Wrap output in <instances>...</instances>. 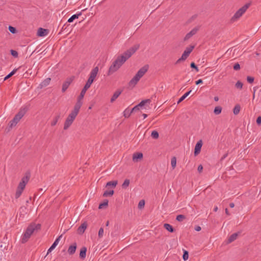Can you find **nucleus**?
<instances>
[{
  "label": "nucleus",
  "mask_w": 261,
  "mask_h": 261,
  "mask_svg": "<svg viewBox=\"0 0 261 261\" xmlns=\"http://www.w3.org/2000/svg\"><path fill=\"white\" fill-rule=\"evenodd\" d=\"M117 184L118 181L117 180L109 181L107 183L106 187H107L111 186L113 188H115Z\"/></svg>",
  "instance_id": "28"
},
{
  "label": "nucleus",
  "mask_w": 261,
  "mask_h": 261,
  "mask_svg": "<svg viewBox=\"0 0 261 261\" xmlns=\"http://www.w3.org/2000/svg\"><path fill=\"white\" fill-rule=\"evenodd\" d=\"M185 59H182V57H181L180 58H179L176 62V64L179 63L182 61H185Z\"/></svg>",
  "instance_id": "53"
},
{
  "label": "nucleus",
  "mask_w": 261,
  "mask_h": 261,
  "mask_svg": "<svg viewBox=\"0 0 261 261\" xmlns=\"http://www.w3.org/2000/svg\"><path fill=\"white\" fill-rule=\"evenodd\" d=\"M108 205V201L105 200L103 203H100L99 205V208H102L104 206H107Z\"/></svg>",
  "instance_id": "39"
},
{
  "label": "nucleus",
  "mask_w": 261,
  "mask_h": 261,
  "mask_svg": "<svg viewBox=\"0 0 261 261\" xmlns=\"http://www.w3.org/2000/svg\"><path fill=\"white\" fill-rule=\"evenodd\" d=\"M133 113V112H132V111L128 110V109H126L124 112H123V116L125 117V118H128L130 116V114Z\"/></svg>",
  "instance_id": "31"
},
{
  "label": "nucleus",
  "mask_w": 261,
  "mask_h": 261,
  "mask_svg": "<svg viewBox=\"0 0 261 261\" xmlns=\"http://www.w3.org/2000/svg\"><path fill=\"white\" fill-rule=\"evenodd\" d=\"M202 82H203L202 80L201 79H199L196 82V84L198 85V84L202 83Z\"/></svg>",
  "instance_id": "55"
},
{
  "label": "nucleus",
  "mask_w": 261,
  "mask_h": 261,
  "mask_svg": "<svg viewBox=\"0 0 261 261\" xmlns=\"http://www.w3.org/2000/svg\"><path fill=\"white\" fill-rule=\"evenodd\" d=\"M61 237L62 236H60L58 238H57L56 239V240L55 241V242H54V243L51 245H53L54 247H56L59 244V242L60 240V238H61Z\"/></svg>",
  "instance_id": "41"
},
{
  "label": "nucleus",
  "mask_w": 261,
  "mask_h": 261,
  "mask_svg": "<svg viewBox=\"0 0 261 261\" xmlns=\"http://www.w3.org/2000/svg\"><path fill=\"white\" fill-rule=\"evenodd\" d=\"M150 99H145L141 101L139 104L138 106H139L140 108H142L143 107H145L146 105L148 103L149 104L150 102Z\"/></svg>",
  "instance_id": "26"
},
{
  "label": "nucleus",
  "mask_w": 261,
  "mask_h": 261,
  "mask_svg": "<svg viewBox=\"0 0 261 261\" xmlns=\"http://www.w3.org/2000/svg\"><path fill=\"white\" fill-rule=\"evenodd\" d=\"M218 207H217V206H215V207H214V211L215 212H217V211H218Z\"/></svg>",
  "instance_id": "64"
},
{
  "label": "nucleus",
  "mask_w": 261,
  "mask_h": 261,
  "mask_svg": "<svg viewBox=\"0 0 261 261\" xmlns=\"http://www.w3.org/2000/svg\"><path fill=\"white\" fill-rule=\"evenodd\" d=\"M60 113L57 114L53 118V119H52V120L50 122L51 126H55L57 124V123L59 119H60Z\"/></svg>",
  "instance_id": "16"
},
{
  "label": "nucleus",
  "mask_w": 261,
  "mask_h": 261,
  "mask_svg": "<svg viewBox=\"0 0 261 261\" xmlns=\"http://www.w3.org/2000/svg\"><path fill=\"white\" fill-rule=\"evenodd\" d=\"M25 110L24 109H21L19 112L15 116L14 118L10 122V127L15 126L22 117L24 115Z\"/></svg>",
  "instance_id": "5"
},
{
  "label": "nucleus",
  "mask_w": 261,
  "mask_h": 261,
  "mask_svg": "<svg viewBox=\"0 0 261 261\" xmlns=\"http://www.w3.org/2000/svg\"><path fill=\"white\" fill-rule=\"evenodd\" d=\"M76 117V115L71 113L69 114L64 123V129L66 130L70 127V126L72 124Z\"/></svg>",
  "instance_id": "6"
},
{
  "label": "nucleus",
  "mask_w": 261,
  "mask_h": 261,
  "mask_svg": "<svg viewBox=\"0 0 261 261\" xmlns=\"http://www.w3.org/2000/svg\"><path fill=\"white\" fill-rule=\"evenodd\" d=\"M250 3H247L239 9L232 17L231 20L233 22L240 18L250 7Z\"/></svg>",
  "instance_id": "4"
},
{
  "label": "nucleus",
  "mask_w": 261,
  "mask_h": 261,
  "mask_svg": "<svg viewBox=\"0 0 261 261\" xmlns=\"http://www.w3.org/2000/svg\"><path fill=\"white\" fill-rule=\"evenodd\" d=\"M87 225L86 223H83L81 224V225L78 228L77 231L80 234H82L84 232L85 229H86Z\"/></svg>",
  "instance_id": "18"
},
{
  "label": "nucleus",
  "mask_w": 261,
  "mask_h": 261,
  "mask_svg": "<svg viewBox=\"0 0 261 261\" xmlns=\"http://www.w3.org/2000/svg\"><path fill=\"white\" fill-rule=\"evenodd\" d=\"M222 108L220 106H217L215 108L214 112L216 115H219L221 113Z\"/></svg>",
  "instance_id": "34"
},
{
  "label": "nucleus",
  "mask_w": 261,
  "mask_h": 261,
  "mask_svg": "<svg viewBox=\"0 0 261 261\" xmlns=\"http://www.w3.org/2000/svg\"><path fill=\"white\" fill-rule=\"evenodd\" d=\"M194 48V46L191 45L188 47H187L183 54H182V59L186 60L187 58L189 57L190 53L192 51L193 49Z\"/></svg>",
  "instance_id": "11"
},
{
  "label": "nucleus",
  "mask_w": 261,
  "mask_h": 261,
  "mask_svg": "<svg viewBox=\"0 0 261 261\" xmlns=\"http://www.w3.org/2000/svg\"><path fill=\"white\" fill-rule=\"evenodd\" d=\"M82 15L81 12L75 14L71 16L68 20V22H72L74 19L78 18L80 16Z\"/></svg>",
  "instance_id": "24"
},
{
  "label": "nucleus",
  "mask_w": 261,
  "mask_h": 261,
  "mask_svg": "<svg viewBox=\"0 0 261 261\" xmlns=\"http://www.w3.org/2000/svg\"><path fill=\"white\" fill-rule=\"evenodd\" d=\"M130 181L128 179H126L124 180L123 183L122 185V187L123 189H126L129 185Z\"/></svg>",
  "instance_id": "33"
},
{
  "label": "nucleus",
  "mask_w": 261,
  "mask_h": 261,
  "mask_svg": "<svg viewBox=\"0 0 261 261\" xmlns=\"http://www.w3.org/2000/svg\"><path fill=\"white\" fill-rule=\"evenodd\" d=\"M47 35V30L43 29V28H39L38 31V35L41 37Z\"/></svg>",
  "instance_id": "23"
},
{
  "label": "nucleus",
  "mask_w": 261,
  "mask_h": 261,
  "mask_svg": "<svg viewBox=\"0 0 261 261\" xmlns=\"http://www.w3.org/2000/svg\"><path fill=\"white\" fill-rule=\"evenodd\" d=\"M73 81L72 77L68 78L65 82H64L62 85V91L64 92L68 88L70 84Z\"/></svg>",
  "instance_id": "12"
},
{
  "label": "nucleus",
  "mask_w": 261,
  "mask_h": 261,
  "mask_svg": "<svg viewBox=\"0 0 261 261\" xmlns=\"http://www.w3.org/2000/svg\"><path fill=\"white\" fill-rule=\"evenodd\" d=\"M11 54L14 57H18V53L16 51H15V50H11Z\"/></svg>",
  "instance_id": "47"
},
{
  "label": "nucleus",
  "mask_w": 261,
  "mask_h": 261,
  "mask_svg": "<svg viewBox=\"0 0 261 261\" xmlns=\"http://www.w3.org/2000/svg\"><path fill=\"white\" fill-rule=\"evenodd\" d=\"M214 100L215 101H218L219 100V97L218 96L214 97Z\"/></svg>",
  "instance_id": "60"
},
{
  "label": "nucleus",
  "mask_w": 261,
  "mask_h": 261,
  "mask_svg": "<svg viewBox=\"0 0 261 261\" xmlns=\"http://www.w3.org/2000/svg\"><path fill=\"white\" fill-rule=\"evenodd\" d=\"M247 80L248 83H252L254 81V78L253 77H251V76H247Z\"/></svg>",
  "instance_id": "48"
},
{
  "label": "nucleus",
  "mask_w": 261,
  "mask_h": 261,
  "mask_svg": "<svg viewBox=\"0 0 261 261\" xmlns=\"http://www.w3.org/2000/svg\"><path fill=\"white\" fill-rule=\"evenodd\" d=\"M171 164L172 168L174 169L176 165V159L175 156L172 158L171 161Z\"/></svg>",
  "instance_id": "36"
},
{
  "label": "nucleus",
  "mask_w": 261,
  "mask_h": 261,
  "mask_svg": "<svg viewBox=\"0 0 261 261\" xmlns=\"http://www.w3.org/2000/svg\"><path fill=\"white\" fill-rule=\"evenodd\" d=\"M91 84L86 82L85 85L84 86L83 89H82L80 96L78 97L80 98V99H83L84 97V95L87 91V90L90 87Z\"/></svg>",
  "instance_id": "14"
},
{
  "label": "nucleus",
  "mask_w": 261,
  "mask_h": 261,
  "mask_svg": "<svg viewBox=\"0 0 261 261\" xmlns=\"http://www.w3.org/2000/svg\"><path fill=\"white\" fill-rule=\"evenodd\" d=\"M239 232H236L232 234H231L228 239V243H230L236 240L239 236Z\"/></svg>",
  "instance_id": "19"
},
{
  "label": "nucleus",
  "mask_w": 261,
  "mask_h": 261,
  "mask_svg": "<svg viewBox=\"0 0 261 261\" xmlns=\"http://www.w3.org/2000/svg\"><path fill=\"white\" fill-rule=\"evenodd\" d=\"M143 158V154L142 153H136L133 154V160L134 162H137L138 159H141Z\"/></svg>",
  "instance_id": "21"
},
{
  "label": "nucleus",
  "mask_w": 261,
  "mask_h": 261,
  "mask_svg": "<svg viewBox=\"0 0 261 261\" xmlns=\"http://www.w3.org/2000/svg\"><path fill=\"white\" fill-rule=\"evenodd\" d=\"M256 123L258 125L261 124V116H259L257 117L256 119Z\"/></svg>",
  "instance_id": "51"
},
{
  "label": "nucleus",
  "mask_w": 261,
  "mask_h": 261,
  "mask_svg": "<svg viewBox=\"0 0 261 261\" xmlns=\"http://www.w3.org/2000/svg\"><path fill=\"white\" fill-rule=\"evenodd\" d=\"M30 177V175L29 173L25 174V175L21 178L17 187L24 190L26 185L29 180Z\"/></svg>",
  "instance_id": "7"
},
{
  "label": "nucleus",
  "mask_w": 261,
  "mask_h": 261,
  "mask_svg": "<svg viewBox=\"0 0 261 261\" xmlns=\"http://www.w3.org/2000/svg\"><path fill=\"white\" fill-rule=\"evenodd\" d=\"M98 71V67L97 66L94 67L90 72L89 77L88 79L87 82L92 84L97 75Z\"/></svg>",
  "instance_id": "8"
},
{
  "label": "nucleus",
  "mask_w": 261,
  "mask_h": 261,
  "mask_svg": "<svg viewBox=\"0 0 261 261\" xmlns=\"http://www.w3.org/2000/svg\"><path fill=\"white\" fill-rule=\"evenodd\" d=\"M200 27L197 26L194 28L190 32L188 33L184 37V41H187L192 36L195 35L199 31Z\"/></svg>",
  "instance_id": "10"
},
{
  "label": "nucleus",
  "mask_w": 261,
  "mask_h": 261,
  "mask_svg": "<svg viewBox=\"0 0 261 261\" xmlns=\"http://www.w3.org/2000/svg\"><path fill=\"white\" fill-rule=\"evenodd\" d=\"M195 230L197 231H199L201 230V227L199 226H197L195 227Z\"/></svg>",
  "instance_id": "56"
},
{
  "label": "nucleus",
  "mask_w": 261,
  "mask_h": 261,
  "mask_svg": "<svg viewBox=\"0 0 261 261\" xmlns=\"http://www.w3.org/2000/svg\"><path fill=\"white\" fill-rule=\"evenodd\" d=\"M24 190L22 189H20L18 187L17 188L16 191L15 195V197L16 199L18 198L22 193V192Z\"/></svg>",
  "instance_id": "25"
},
{
  "label": "nucleus",
  "mask_w": 261,
  "mask_h": 261,
  "mask_svg": "<svg viewBox=\"0 0 261 261\" xmlns=\"http://www.w3.org/2000/svg\"><path fill=\"white\" fill-rule=\"evenodd\" d=\"M240 106L239 105H237L235 106L234 108H233V112L234 115H237L239 113L240 111Z\"/></svg>",
  "instance_id": "32"
},
{
  "label": "nucleus",
  "mask_w": 261,
  "mask_h": 261,
  "mask_svg": "<svg viewBox=\"0 0 261 261\" xmlns=\"http://www.w3.org/2000/svg\"><path fill=\"white\" fill-rule=\"evenodd\" d=\"M197 170L198 172H201L203 170L202 166L201 165H199Z\"/></svg>",
  "instance_id": "52"
},
{
  "label": "nucleus",
  "mask_w": 261,
  "mask_h": 261,
  "mask_svg": "<svg viewBox=\"0 0 261 261\" xmlns=\"http://www.w3.org/2000/svg\"><path fill=\"white\" fill-rule=\"evenodd\" d=\"M9 31L13 33V34H15L16 33V30L15 28H14L13 27H12V26H9Z\"/></svg>",
  "instance_id": "44"
},
{
  "label": "nucleus",
  "mask_w": 261,
  "mask_h": 261,
  "mask_svg": "<svg viewBox=\"0 0 261 261\" xmlns=\"http://www.w3.org/2000/svg\"><path fill=\"white\" fill-rule=\"evenodd\" d=\"M243 83H242L241 82H240V81H238V82L236 83V85H235V86H236V87L237 88H238V89H242V87H243Z\"/></svg>",
  "instance_id": "42"
},
{
  "label": "nucleus",
  "mask_w": 261,
  "mask_h": 261,
  "mask_svg": "<svg viewBox=\"0 0 261 261\" xmlns=\"http://www.w3.org/2000/svg\"><path fill=\"white\" fill-rule=\"evenodd\" d=\"M145 205V201L144 200H141L139 201L138 204V207L139 208H142Z\"/></svg>",
  "instance_id": "43"
},
{
  "label": "nucleus",
  "mask_w": 261,
  "mask_h": 261,
  "mask_svg": "<svg viewBox=\"0 0 261 261\" xmlns=\"http://www.w3.org/2000/svg\"><path fill=\"white\" fill-rule=\"evenodd\" d=\"M83 99H80V98L78 97L77 102H76L74 109L73 111H71V113L77 116L79 111L80 110V108L82 105L83 102H82Z\"/></svg>",
  "instance_id": "9"
},
{
  "label": "nucleus",
  "mask_w": 261,
  "mask_h": 261,
  "mask_svg": "<svg viewBox=\"0 0 261 261\" xmlns=\"http://www.w3.org/2000/svg\"><path fill=\"white\" fill-rule=\"evenodd\" d=\"M50 82V78H47L45 80H44L40 84V87L41 88H42L43 87H46L48 86Z\"/></svg>",
  "instance_id": "22"
},
{
  "label": "nucleus",
  "mask_w": 261,
  "mask_h": 261,
  "mask_svg": "<svg viewBox=\"0 0 261 261\" xmlns=\"http://www.w3.org/2000/svg\"><path fill=\"white\" fill-rule=\"evenodd\" d=\"M114 194V190H106L105 191V192L103 194V197H108L112 196Z\"/></svg>",
  "instance_id": "30"
},
{
  "label": "nucleus",
  "mask_w": 261,
  "mask_h": 261,
  "mask_svg": "<svg viewBox=\"0 0 261 261\" xmlns=\"http://www.w3.org/2000/svg\"><path fill=\"white\" fill-rule=\"evenodd\" d=\"M228 153H225L223 155V156L221 158V160H224L225 158H226L227 156Z\"/></svg>",
  "instance_id": "57"
},
{
  "label": "nucleus",
  "mask_w": 261,
  "mask_h": 261,
  "mask_svg": "<svg viewBox=\"0 0 261 261\" xmlns=\"http://www.w3.org/2000/svg\"><path fill=\"white\" fill-rule=\"evenodd\" d=\"M52 251H53V250H52L49 248L48 249V250H47V254H48L49 253L51 252Z\"/></svg>",
  "instance_id": "63"
},
{
  "label": "nucleus",
  "mask_w": 261,
  "mask_h": 261,
  "mask_svg": "<svg viewBox=\"0 0 261 261\" xmlns=\"http://www.w3.org/2000/svg\"><path fill=\"white\" fill-rule=\"evenodd\" d=\"M240 69V64L237 63H236L233 66V69L235 70H238Z\"/></svg>",
  "instance_id": "46"
},
{
  "label": "nucleus",
  "mask_w": 261,
  "mask_h": 261,
  "mask_svg": "<svg viewBox=\"0 0 261 261\" xmlns=\"http://www.w3.org/2000/svg\"><path fill=\"white\" fill-rule=\"evenodd\" d=\"M229 206L231 207V208H233L234 206V204L233 203H230L229 204Z\"/></svg>",
  "instance_id": "58"
},
{
  "label": "nucleus",
  "mask_w": 261,
  "mask_h": 261,
  "mask_svg": "<svg viewBox=\"0 0 261 261\" xmlns=\"http://www.w3.org/2000/svg\"><path fill=\"white\" fill-rule=\"evenodd\" d=\"M151 136L152 138L154 139H157L159 137V135L158 132L156 130H154L152 132Z\"/></svg>",
  "instance_id": "35"
},
{
  "label": "nucleus",
  "mask_w": 261,
  "mask_h": 261,
  "mask_svg": "<svg viewBox=\"0 0 261 261\" xmlns=\"http://www.w3.org/2000/svg\"><path fill=\"white\" fill-rule=\"evenodd\" d=\"M164 227L166 229H167V230H168L169 231H170L171 232H173L174 231V229H173V227L169 224H168V223L164 224Z\"/></svg>",
  "instance_id": "29"
},
{
  "label": "nucleus",
  "mask_w": 261,
  "mask_h": 261,
  "mask_svg": "<svg viewBox=\"0 0 261 261\" xmlns=\"http://www.w3.org/2000/svg\"><path fill=\"white\" fill-rule=\"evenodd\" d=\"M225 213H226L227 215H230V214H229V212H228V209H227V208H226V209H225Z\"/></svg>",
  "instance_id": "61"
},
{
  "label": "nucleus",
  "mask_w": 261,
  "mask_h": 261,
  "mask_svg": "<svg viewBox=\"0 0 261 261\" xmlns=\"http://www.w3.org/2000/svg\"><path fill=\"white\" fill-rule=\"evenodd\" d=\"M149 66L148 65H146L141 68L135 75L131 79L128 83V86L130 87L134 88L138 82L139 81L140 79L145 74L148 69Z\"/></svg>",
  "instance_id": "3"
},
{
  "label": "nucleus",
  "mask_w": 261,
  "mask_h": 261,
  "mask_svg": "<svg viewBox=\"0 0 261 261\" xmlns=\"http://www.w3.org/2000/svg\"><path fill=\"white\" fill-rule=\"evenodd\" d=\"M140 107L139 106H138V105L136 106L135 107H134V108L131 110V111H132V112H134V111H137V110H139V109H140Z\"/></svg>",
  "instance_id": "50"
},
{
  "label": "nucleus",
  "mask_w": 261,
  "mask_h": 261,
  "mask_svg": "<svg viewBox=\"0 0 261 261\" xmlns=\"http://www.w3.org/2000/svg\"><path fill=\"white\" fill-rule=\"evenodd\" d=\"M192 90H190L189 91L185 93L178 100L177 103H179L182 101H183L191 92Z\"/></svg>",
  "instance_id": "27"
},
{
  "label": "nucleus",
  "mask_w": 261,
  "mask_h": 261,
  "mask_svg": "<svg viewBox=\"0 0 261 261\" xmlns=\"http://www.w3.org/2000/svg\"><path fill=\"white\" fill-rule=\"evenodd\" d=\"M255 91H256V87H254L253 88V98H254V96H255Z\"/></svg>",
  "instance_id": "59"
},
{
  "label": "nucleus",
  "mask_w": 261,
  "mask_h": 261,
  "mask_svg": "<svg viewBox=\"0 0 261 261\" xmlns=\"http://www.w3.org/2000/svg\"><path fill=\"white\" fill-rule=\"evenodd\" d=\"M139 44H136L127 50L122 55L118 56L110 66L108 74L110 75L117 71L122 64L139 49Z\"/></svg>",
  "instance_id": "1"
},
{
  "label": "nucleus",
  "mask_w": 261,
  "mask_h": 261,
  "mask_svg": "<svg viewBox=\"0 0 261 261\" xmlns=\"http://www.w3.org/2000/svg\"><path fill=\"white\" fill-rule=\"evenodd\" d=\"M122 92V90H117L116 91L111 99V102H113L119 97Z\"/></svg>",
  "instance_id": "17"
},
{
  "label": "nucleus",
  "mask_w": 261,
  "mask_h": 261,
  "mask_svg": "<svg viewBox=\"0 0 261 261\" xmlns=\"http://www.w3.org/2000/svg\"><path fill=\"white\" fill-rule=\"evenodd\" d=\"M17 71V69H15L12 70L9 74H8L4 79V80H6L14 75Z\"/></svg>",
  "instance_id": "37"
},
{
  "label": "nucleus",
  "mask_w": 261,
  "mask_h": 261,
  "mask_svg": "<svg viewBox=\"0 0 261 261\" xmlns=\"http://www.w3.org/2000/svg\"><path fill=\"white\" fill-rule=\"evenodd\" d=\"M142 116H143V118L145 119L147 117V115L146 114H143Z\"/></svg>",
  "instance_id": "62"
},
{
  "label": "nucleus",
  "mask_w": 261,
  "mask_h": 261,
  "mask_svg": "<svg viewBox=\"0 0 261 261\" xmlns=\"http://www.w3.org/2000/svg\"><path fill=\"white\" fill-rule=\"evenodd\" d=\"M197 17V15H193L191 17V18L190 19V20H189V22H191L193 20L195 19Z\"/></svg>",
  "instance_id": "54"
},
{
  "label": "nucleus",
  "mask_w": 261,
  "mask_h": 261,
  "mask_svg": "<svg viewBox=\"0 0 261 261\" xmlns=\"http://www.w3.org/2000/svg\"><path fill=\"white\" fill-rule=\"evenodd\" d=\"M76 249V243H74L69 247L67 252L69 254L72 255L75 253Z\"/></svg>",
  "instance_id": "15"
},
{
  "label": "nucleus",
  "mask_w": 261,
  "mask_h": 261,
  "mask_svg": "<svg viewBox=\"0 0 261 261\" xmlns=\"http://www.w3.org/2000/svg\"><path fill=\"white\" fill-rule=\"evenodd\" d=\"M103 229L102 228H100L98 231V237L99 238H101L103 236Z\"/></svg>",
  "instance_id": "45"
},
{
  "label": "nucleus",
  "mask_w": 261,
  "mask_h": 261,
  "mask_svg": "<svg viewBox=\"0 0 261 261\" xmlns=\"http://www.w3.org/2000/svg\"><path fill=\"white\" fill-rule=\"evenodd\" d=\"M186 218L185 216L183 215H179L176 217V220L179 222L182 221Z\"/></svg>",
  "instance_id": "38"
},
{
  "label": "nucleus",
  "mask_w": 261,
  "mask_h": 261,
  "mask_svg": "<svg viewBox=\"0 0 261 261\" xmlns=\"http://www.w3.org/2000/svg\"><path fill=\"white\" fill-rule=\"evenodd\" d=\"M41 228V225L39 224H36L35 223H31L28 226L25 231L21 236V242L22 243H26L30 238L31 235L36 230H39Z\"/></svg>",
  "instance_id": "2"
},
{
  "label": "nucleus",
  "mask_w": 261,
  "mask_h": 261,
  "mask_svg": "<svg viewBox=\"0 0 261 261\" xmlns=\"http://www.w3.org/2000/svg\"><path fill=\"white\" fill-rule=\"evenodd\" d=\"M87 248L85 247H83L80 250V257L82 259H84L86 256Z\"/></svg>",
  "instance_id": "20"
},
{
  "label": "nucleus",
  "mask_w": 261,
  "mask_h": 261,
  "mask_svg": "<svg viewBox=\"0 0 261 261\" xmlns=\"http://www.w3.org/2000/svg\"><path fill=\"white\" fill-rule=\"evenodd\" d=\"M191 67L195 69L197 71H198V67L194 62L191 63Z\"/></svg>",
  "instance_id": "49"
},
{
  "label": "nucleus",
  "mask_w": 261,
  "mask_h": 261,
  "mask_svg": "<svg viewBox=\"0 0 261 261\" xmlns=\"http://www.w3.org/2000/svg\"><path fill=\"white\" fill-rule=\"evenodd\" d=\"M188 257H189L188 252L186 250H185L184 252L183 256H182L183 259L184 260H187L188 259Z\"/></svg>",
  "instance_id": "40"
},
{
  "label": "nucleus",
  "mask_w": 261,
  "mask_h": 261,
  "mask_svg": "<svg viewBox=\"0 0 261 261\" xmlns=\"http://www.w3.org/2000/svg\"><path fill=\"white\" fill-rule=\"evenodd\" d=\"M202 146V141L201 140H199L196 143L195 149H194V155L196 156L198 155L201 151V149Z\"/></svg>",
  "instance_id": "13"
}]
</instances>
